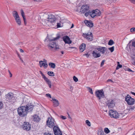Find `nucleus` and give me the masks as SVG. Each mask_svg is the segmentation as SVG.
<instances>
[{"label": "nucleus", "instance_id": "obj_46", "mask_svg": "<svg viewBox=\"0 0 135 135\" xmlns=\"http://www.w3.org/2000/svg\"><path fill=\"white\" fill-rule=\"evenodd\" d=\"M46 96L47 97H48V98H51V96L50 94H46Z\"/></svg>", "mask_w": 135, "mask_h": 135}, {"label": "nucleus", "instance_id": "obj_57", "mask_svg": "<svg viewBox=\"0 0 135 135\" xmlns=\"http://www.w3.org/2000/svg\"><path fill=\"white\" fill-rule=\"evenodd\" d=\"M107 81H111L113 83V81L112 80H110V79H108L107 80Z\"/></svg>", "mask_w": 135, "mask_h": 135}, {"label": "nucleus", "instance_id": "obj_42", "mask_svg": "<svg viewBox=\"0 0 135 135\" xmlns=\"http://www.w3.org/2000/svg\"><path fill=\"white\" fill-rule=\"evenodd\" d=\"M131 57L133 60H135V54L132 55Z\"/></svg>", "mask_w": 135, "mask_h": 135}, {"label": "nucleus", "instance_id": "obj_55", "mask_svg": "<svg viewBox=\"0 0 135 135\" xmlns=\"http://www.w3.org/2000/svg\"><path fill=\"white\" fill-rule=\"evenodd\" d=\"M85 55H86V56L87 57H88L90 55L87 54H85Z\"/></svg>", "mask_w": 135, "mask_h": 135}, {"label": "nucleus", "instance_id": "obj_37", "mask_svg": "<svg viewBox=\"0 0 135 135\" xmlns=\"http://www.w3.org/2000/svg\"><path fill=\"white\" fill-rule=\"evenodd\" d=\"M122 67V65L120 64L117 65V67L116 68V70H118L119 69V68H121Z\"/></svg>", "mask_w": 135, "mask_h": 135}, {"label": "nucleus", "instance_id": "obj_21", "mask_svg": "<svg viewBox=\"0 0 135 135\" xmlns=\"http://www.w3.org/2000/svg\"><path fill=\"white\" fill-rule=\"evenodd\" d=\"M52 100H53V103L55 107L58 106L59 105V103L58 101L54 98H52Z\"/></svg>", "mask_w": 135, "mask_h": 135}, {"label": "nucleus", "instance_id": "obj_59", "mask_svg": "<svg viewBox=\"0 0 135 135\" xmlns=\"http://www.w3.org/2000/svg\"><path fill=\"white\" fill-rule=\"evenodd\" d=\"M131 93L132 94L135 96V93L132 92H131Z\"/></svg>", "mask_w": 135, "mask_h": 135}, {"label": "nucleus", "instance_id": "obj_47", "mask_svg": "<svg viewBox=\"0 0 135 135\" xmlns=\"http://www.w3.org/2000/svg\"><path fill=\"white\" fill-rule=\"evenodd\" d=\"M57 27H62V26L60 23H57Z\"/></svg>", "mask_w": 135, "mask_h": 135}, {"label": "nucleus", "instance_id": "obj_51", "mask_svg": "<svg viewBox=\"0 0 135 135\" xmlns=\"http://www.w3.org/2000/svg\"><path fill=\"white\" fill-rule=\"evenodd\" d=\"M8 72H9V77H12V74L11 73V72H10V71H9V70H8Z\"/></svg>", "mask_w": 135, "mask_h": 135}, {"label": "nucleus", "instance_id": "obj_24", "mask_svg": "<svg viewBox=\"0 0 135 135\" xmlns=\"http://www.w3.org/2000/svg\"><path fill=\"white\" fill-rule=\"evenodd\" d=\"M12 14L15 19L20 18L16 11H13L12 13Z\"/></svg>", "mask_w": 135, "mask_h": 135}, {"label": "nucleus", "instance_id": "obj_15", "mask_svg": "<svg viewBox=\"0 0 135 135\" xmlns=\"http://www.w3.org/2000/svg\"><path fill=\"white\" fill-rule=\"evenodd\" d=\"M108 102L107 103V106L109 108H112L114 107L115 103L113 100H108Z\"/></svg>", "mask_w": 135, "mask_h": 135}, {"label": "nucleus", "instance_id": "obj_7", "mask_svg": "<svg viewBox=\"0 0 135 135\" xmlns=\"http://www.w3.org/2000/svg\"><path fill=\"white\" fill-rule=\"evenodd\" d=\"M55 122L54 119L52 118H49L46 122V124L49 127H53L55 124Z\"/></svg>", "mask_w": 135, "mask_h": 135}, {"label": "nucleus", "instance_id": "obj_25", "mask_svg": "<svg viewBox=\"0 0 135 135\" xmlns=\"http://www.w3.org/2000/svg\"><path fill=\"white\" fill-rule=\"evenodd\" d=\"M12 14L15 19L20 18L16 11H13L12 13Z\"/></svg>", "mask_w": 135, "mask_h": 135}, {"label": "nucleus", "instance_id": "obj_22", "mask_svg": "<svg viewBox=\"0 0 135 135\" xmlns=\"http://www.w3.org/2000/svg\"><path fill=\"white\" fill-rule=\"evenodd\" d=\"M86 47V45L85 44H82L79 47L80 51L81 52H83L85 49Z\"/></svg>", "mask_w": 135, "mask_h": 135}, {"label": "nucleus", "instance_id": "obj_54", "mask_svg": "<svg viewBox=\"0 0 135 135\" xmlns=\"http://www.w3.org/2000/svg\"><path fill=\"white\" fill-rule=\"evenodd\" d=\"M127 70L128 71H130V72H133V71L131 69H130L129 68L127 69Z\"/></svg>", "mask_w": 135, "mask_h": 135}, {"label": "nucleus", "instance_id": "obj_16", "mask_svg": "<svg viewBox=\"0 0 135 135\" xmlns=\"http://www.w3.org/2000/svg\"><path fill=\"white\" fill-rule=\"evenodd\" d=\"M98 51L96 49V50L93 51L92 53L93 56L94 58L99 57L101 56V55L99 52H98Z\"/></svg>", "mask_w": 135, "mask_h": 135}, {"label": "nucleus", "instance_id": "obj_9", "mask_svg": "<svg viewBox=\"0 0 135 135\" xmlns=\"http://www.w3.org/2000/svg\"><path fill=\"white\" fill-rule=\"evenodd\" d=\"M109 114L111 117L115 118H117L119 117V114L117 112L113 111L112 110H109Z\"/></svg>", "mask_w": 135, "mask_h": 135}, {"label": "nucleus", "instance_id": "obj_28", "mask_svg": "<svg viewBox=\"0 0 135 135\" xmlns=\"http://www.w3.org/2000/svg\"><path fill=\"white\" fill-rule=\"evenodd\" d=\"M15 20L16 23L19 25H21V21L20 18L16 19Z\"/></svg>", "mask_w": 135, "mask_h": 135}, {"label": "nucleus", "instance_id": "obj_56", "mask_svg": "<svg viewBox=\"0 0 135 135\" xmlns=\"http://www.w3.org/2000/svg\"><path fill=\"white\" fill-rule=\"evenodd\" d=\"M134 61H133L132 64L133 65H135V60H134Z\"/></svg>", "mask_w": 135, "mask_h": 135}, {"label": "nucleus", "instance_id": "obj_58", "mask_svg": "<svg viewBox=\"0 0 135 135\" xmlns=\"http://www.w3.org/2000/svg\"><path fill=\"white\" fill-rule=\"evenodd\" d=\"M23 20H24V21L25 22V21H26V18H25V17H23Z\"/></svg>", "mask_w": 135, "mask_h": 135}, {"label": "nucleus", "instance_id": "obj_32", "mask_svg": "<svg viewBox=\"0 0 135 135\" xmlns=\"http://www.w3.org/2000/svg\"><path fill=\"white\" fill-rule=\"evenodd\" d=\"M114 44L113 41L111 40H110L108 42V44L109 45H112Z\"/></svg>", "mask_w": 135, "mask_h": 135}, {"label": "nucleus", "instance_id": "obj_11", "mask_svg": "<svg viewBox=\"0 0 135 135\" xmlns=\"http://www.w3.org/2000/svg\"><path fill=\"white\" fill-rule=\"evenodd\" d=\"M83 36L87 40L91 41L93 40V37L92 33L91 32L88 33L87 34H83Z\"/></svg>", "mask_w": 135, "mask_h": 135}, {"label": "nucleus", "instance_id": "obj_50", "mask_svg": "<svg viewBox=\"0 0 135 135\" xmlns=\"http://www.w3.org/2000/svg\"><path fill=\"white\" fill-rule=\"evenodd\" d=\"M135 108V107H132L129 109V110H132L134 109Z\"/></svg>", "mask_w": 135, "mask_h": 135}, {"label": "nucleus", "instance_id": "obj_30", "mask_svg": "<svg viewBox=\"0 0 135 135\" xmlns=\"http://www.w3.org/2000/svg\"><path fill=\"white\" fill-rule=\"evenodd\" d=\"M87 89L88 91L91 94H93V92L92 89L91 88H90V87H87Z\"/></svg>", "mask_w": 135, "mask_h": 135}, {"label": "nucleus", "instance_id": "obj_14", "mask_svg": "<svg viewBox=\"0 0 135 135\" xmlns=\"http://www.w3.org/2000/svg\"><path fill=\"white\" fill-rule=\"evenodd\" d=\"M39 64L41 68L43 66L44 68L46 69L48 66L46 60H45L44 61H40Z\"/></svg>", "mask_w": 135, "mask_h": 135}, {"label": "nucleus", "instance_id": "obj_62", "mask_svg": "<svg viewBox=\"0 0 135 135\" xmlns=\"http://www.w3.org/2000/svg\"><path fill=\"white\" fill-rule=\"evenodd\" d=\"M74 27V25H73V24H72V26H71V28H73Z\"/></svg>", "mask_w": 135, "mask_h": 135}, {"label": "nucleus", "instance_id": "obj_17", "mask_svg": "<svg viewBox=\"0 0 135 135\" xmlns=\"http://www.w3.org/2000/svg\"><path fill=\"white\" fill-rule=\"evenodd\" d=\"M106 49L105 47L100 46L98 47L96 49L98 51H99L100 53L102 54H104L105 53V51H106Z\"/></svg>", "mask_w": 135, "mask_h": 135}, {"label": "nucleus", "instance_id": "obj_3", "mask_svg": "<svg viewBox=\"0 0 135 135\" xmlns=\"http://www.w3.org/2000/svg\"><path fill=\"white\" fill-rule=\"evenodd\" d=\"M59 38V37L54 38L53 39H50L49 41V43L47 45L51 49L54 48L55 49H59V46L56 44L55 41Z\"/></svg>", "mask_w": 135, "mask_h": 135}, {"label": "nucleus", "instance_id": "obj_12", "mask_svg": "<svg viewBox=\"0 0 135 135\" xmlns=\"http://www.w3.org/2000/svg\"><path fill=\"white\" fill-rule=\"evenodd\" d=\"M101 14V12L98 9H96L92 11V13L91 14V16L93 18L96 16H100Z\"/></svg>", "mask_w": 135, "mask_h": 135}, {"label": "nucleus", "instance_id": "obj_27", "mask_svg": "<svg viewBox=\"0 0 135 135\" xmlns=\"http://www.w3.org/2000/svg\"><path fill=\"white\" fill-rule=\"evenodd\" d=\"M85 12L86 13H85V15L87 17L89 15L91 16V13H92V11L90 10L88 11H86Z\"/></svg>", "mask_w": 135, "mask_h": 135}, {"label": "nucleus", "instance_id": "obj_41", "mask_svg": "<svg viewBox=\"0 0 135 135\" xmlns=\"http://www.w3.org/2000/svg\"><path fill=\"white\" fill-rule=\"evenodd\" d=\"M21 15L22 16V17L25 16H24V12L22 10H21Z\"/></svg>", "mask_w": 135, "mask_h": 135}, {"label": "nucleus", "instance_id": "obj_53", "mask_svg": "<svg viewBox=\"0 0 135 135\" xmlns=\"http://www.w3.org/2000/svg\"><path fill=\"white\" fill-rule=\"evenodd\" d=\"M73 79L76 82V77L75 76H74L73 77Z\"/></svg>", "mask_w": 135, "mask_h": 135}, {"label": "nucleus", "instance_id": "obj_48", "mask_svg": "<svg viewBox=\"0 0 135 135\" xmlns=\"http://www.w3.org/2000/svg\"><path fill=\"white\" fill-rule=\"evenodd\" d=\"M40 74H41L42 76V78H43L45 76L44 74L42 73V72L41 71H40Z\"/></svg>", "mask_w": 135, "mask_h": 135}, {"label": "nucleus", "instance_id": "obj_20", "mask_svg": "<svg viewBox=\"0 0 135 135\" xmlns=\"http://www.w3.org/2000/svg\"><path fill=\"white\" fill-rule=\"evenodd\" d=\"M84 22L86 25L89 27H93V23L91 21H85Z\"/></svg>", "mask_w": 135, "mask_h": 135}, {"label": "nucleus", "instance_id": "obj_63", "mask_svg": "<svg viewBox=\"0 0 135 135\" xmlns=\"http://www.w3.org/2000/svg\"><path fill=\"white\" fill-rule=\"evenodd\" d=\"M61 54H64V51H61Z\"/></svg>", "mask_w": 135, "mask_h": 135}, {"label": "nucleus", "instance_id": "obj_49", "mask_svg": "<svg viewBox=\"0 0 135 135\" xmlns=\"http://www.w3.org/2000/svg\"><path fill=\"white\" fill-rule=\"evenodd\" d=\"M130 2L133 4H135V0H129Z\"/></svg>", "mask_w": 135, "mask_h": 135}, {"label": "nucleus", "instance_id": "obj_34", "mask_svg": "<svg viewBox=\"0 0 135 135\" xmlns=\"http://www.w3.org/2000/svg\"><path fill=\"white\" fill-rule=\"evenodd\" d=\"M3 104L2 102L0 101V109H2L3 107Z\"/></svg>", "mask_w": 135, "mask_h": 135}, {"label": "nucleus", "instance_id": "obj_10", "mask_svg": "<svg viewBox=\"0 0 135 135\" xmlns=\"http://www.w3.org/2000/svg\"><path fill=\"white\" fill-rule=\"evenodd\" d=\"M89 8V6L88 5H84L81 6L80 12L81 13H84L86 11L90 10Z\"/></svg>", "mask_w": 135, "mask_h": 135}, {"label": "nucleus", "instance_id": "obj_18", "mask_svg": "<svg viewBox=\"0 0 135 135\" xmlns=\"http://www.w3.org/2000/svg\"><path fill=\"white\" fill-rule=\"evenodd\" d=\"M63 40L65 43L70 44L71 43L69 37L67 36H64L63 38Z\"/></svg>", "mask_w": 135, "mask_h": 135}, {"label": "nucleus", "instance_id": "obj_45", "mask_svg": "<svg viewBox=\"0 0 135 135\" xmlns=\"http://www.w3.org/2000/svg\"><path fill=\"white\" fill-rule=\"evenodd\" d=\"M105 61V60H103L102 61V62L101 63V65H100L102 67V66H103V65H104V62Z\"/></svg>", "mask_w": 135, "mask_h": 135}, {"label": "nucleus", "instance_id": "obj_1", "mask_svg": "<svg viewBox=\"0 0 135 135\" xmlns=\"http://www.w3.org/2000/svg\"><path fill=\"white\" fill-rule=\"evenodd\" d=\"M32 110L33 107L32 106L26 105V106L20 107L17 109V111L20 116L23 117L26 115L28 112H30Z\"/></svg>", "mask_w": 135, "mask_h": 135}, {"label": "nucleus", "instance_id": "obj_6", "mask_svg": "<svg viewBox=\"0 0 135 135\" xmlns=\"http://www.w3.org/2000/svg\"><path fill=\"white\" fill-rule=\"evenodd\" d=\"M125 100L129 105H132L135 102L134 99L131 98L129 95H127L125 97Z\"/></svg>", "mask_w": 135, "mask_h": 135}, {"label": "nucleus", "instance_id": "obj_23", "mask_svg": "<svg viewBox=\"0 0 135 135\" xmlns=\"http://www.w3.org/2000/svg\"><path fill=\"white\" fill-rule=\"evenodd\" d=\"M12 14L15 19L20 18L16 11H13L12 13Z\"/></svg>", "mask_w": 135, "mask_h": 135}, {"label": "nucleus", "instance_id": "obj_2", "mask_svg": "<svg viewBox=\"0 0 135 135\" xmlns=\"http://www.w3.org/2000/svg\"><path fill=\"white\" fill-rule=\"evenodd\" d=\"M43 16L44 19H43L42 23L45 25L51 26L55 21V18L54 16H48L46 14H44Z\"/></svg>", "mask_w": 135, "mask_h": 135}, {"label": "nucleus", "instance_id": "obj_29", "mask_svg": "<svg viewBox=\"0 0 135 135\" xmlns=\"http://www.w3.org/2000/svg\"><path fill=\"white\" fill-rule=\"evenodd\" d=\"M98 135H104V133L102 130H99L98 131Z\"/></svg>", "mask_w": 135, "mask_h": 135}, {"label": "nucleus", "instance_id": "obj_39", "mask_svg": "<svg viewBox=\"0 0 135 135\" xmlns=\"http://www.w3.org/2000/svg\"><path fill=\"white\" fill-rule=\"evenodd\" d=\"M47 83L48 84L49 88H51V81H49V82H47Z\"/></svg>", "mask_w": 135, "mask_h": 135}, {"label": "nucleus", "instance_id": "obj_43", "mask_svg": "<svg viewBox=\"0 0 135 135\" xmlns=\"http://www.w3.org/2000/svg\"><path fill=\"white\" fill-rule=\"evenodd\" d=\"M60 117L63 119H65L66 118L65 116H64L63 115H61L60 116Z\"/></svg>", "mask_w": 135, "mask_h": 135}, {"label": "nucleus", "instance_id": "obj_4", "mask_svg": "<svg viewBox=\"0 0 135 135\" xmlns=\"http://www.w3.org/2000/svg\"><path fill=\"white\" fill-rule=\"evenodd\" d=\"M15 95L12 92H9L5 95L6 100L9 102H14L16 99Z\"/></svg>", "mask_w": 135, "mask_h": 135}, {"label": "nucleus", "instance_id": "obj_26", "mask_svg": "<svg viewBox=\"0 0 135 135\" xmlns=\"http://www.w3.org/2000/svg\"><path fill=\"white\" fill-rule=\"evenodd\" d=\"M49 65L50 66V67L54 69L55 68L56 65L55 64L53 63L50 62L49 64Z\"/></svg>", "mask_w": 135, "mask_h": 135}, {"label": "nucleus", "instance_id": "obj_38", "mask_svg": "<svg viewBox=\"0 0 135 135\" xmlns=\"http://www.w3.org/2000/svg\"><path fill=\"white\" fill-rule=\"evenodd\" d=\"M114 46H113L109 48V50L111 52H112L114 50Z\"/></svg>", "mask_w": 135, "mask_h": 135}, {"label": "nucleus", "instance_id": "obj_13", "mask_svg": "<svg viewBox=\"0 0 135 135\" xmlns=\"http://www.w3.org/2000/svg\"><path fill=\"white\" fill-rule=\"evenodd\" d=\"M53 130L55 135H62L60 129L57 127L54 126L53 128Z\"/></svg>", "mask_w": 135, "mask_h": 135}, {"label": "nucleus", "instance_id": "obj_40", "mask_svg": "<svg viewBox=\"0 0 135 135\" xmlns=\"http://www.w3.org/2000/svg\"><path fill=\"white\" fill-rule=\"evenodd\" d=\"M130 31L131 32H135V28H133L131 29Z\"/></svg>", "mask_w": 135, "mask_h": 135}, {"label": "nucleus", "instance_id": "obj_61", "mask_svg": "<svg viewBox=\"0 0 135 135\" xmlns=\"http://www.w3.org/2000/svg\"><path fill=\"white\" fill-rule=\"evenodd\" d=\"M20 59L21 60V62L22 63L24 62V61H23V60L21 58H20Z\"/></svg>", "mask_w": 135, "mask_h": 135}, {"label": "nucleus", "instance_id": "obj_33", "mask_svg": "<svg viewBox=\"0 0 135 135\" xmlns=\"http://www.w3.org/2000/svg\"><path fill=\"white\" fill-rule=\"evenodd\" d=\"M104 132L106 133H108L110 132V131L107 128H105L104 129Z\"/></svg>", "mask_w": 135, "mask_h": 135}, {"label": "nucleus", "instance_id": "obj_19", "mask_svg": "<svg viewBox=\"0 0 135 135\" xmlns=\"http://www.w3.org/2000/svg\"><path fill=\"white\" fill-rule=\"evenodd\" d=\"M33 120L36 122H38L40 120V118L39 116L36 114H35L32 116Z\"/></svg>", "mask_w": 135, "mask_h": 135}, {"label": "nucleus", "instance_id": "obj_64", "mask_svg": "<svg viewBox=\"0 0 135 135\" xmlns=\"http://www.w3.org/2000/svg\"><path fill=\"white\" fill-rule=\"evenodd\" d=\"M119 62H117V65L119 64Z\"/></svg>", "mask_w": 135, "mask_h": 135}, {"label": "nucleus", "instance_id": "obj_31", "mask_svg": "<svg viewBox=\"0 0 135 135\" xmlns=\"http://www.w3.org/2000/svg\"><path fill=\"white\" fill-rule=\"evenodd\" d=\"M47 74L50 76H53L54 75V72L52 71L48 72Z\"/></svg>", "mask_w": 135, "mask_h": 135}, {"label": "nucleus", "instance_id": "obj_35", "mask_svg": "<svg viewBox=\"0 0 135 135\" xmlns=\"http://www.w3.org/2000/svg\"><path fill=\"white\" fill-rule=\"evenodd\" d=\"M43 79H44L45 81L47 83V82H49L50 80H49L46 77V76H45L43 78Z\"/></svg>", "mask_w": 135, "mask_h": 135}, {"label": "nucleus", "instance_id": "obj_8", "mask_svg": "<svg viewBox=\"0 0 135 135\" xmlns=\"http://www.w3.org/2000/svg\"><path fill=\"white\" fill-rule=\"evenodd\" d=\"M21 128L24 130L28 131L31 130V126L29 123L24 122L23 124L21 126Z\"/></svg>", "mask_w": 135, "mask_h": 135}, {"label": "nucleus", "instance_id": "obj_52", "mask_svg": "<svg viewBox=\"0 0 135 135\" xmlns=\"http://www.w3.org/2000/svg\"><path fill=\"white\" fill-rule=\"evenodd\" d=\"M132 46L135 47V41L133 42L132 43Z\"/></svg>", "mask_w": 135, "mask_h": 135}, {"label": "nucleus", "instance_id": "obj_36", "mask_svg": "<svg viewBox=\"0 0 135 135\" xmlns=\"http://www.w3.org/2000/svg\"><path fill=\"white\" fill-rule=\"evenodd\" d=\"M86 124H87V125L89 126H90L91 125L90 123V122L88 120H86Z\"/></svg>", "mask_w": 135, "mask_h": 135}, {"label": "nucleus", "instance_id": "obj_44", "mask_svg": "<svg viewBox=\"0 0 135 135\" xmlns=\"http://www.w3.org/2000/svg\"><path fill=\"white\" fill-rule=\"evenodd\" d=\"M44 135H53L51 133L49 132H45L44 134Z\"/></svg>", "mask_w": 135, "mask_h": 135}, {"label": "nucleus", "instance_id": "obj_5", "mask_svg": "<svg viewBox=\"0 0 135 135\" xmlns=\"http://www.w3.org/2000/svg\"><path fill=\"white\" fill-rule=\"evenodd\" d=\"M95 95L98 99L100 100L102 98L105 97L104 92L103 89L98 90L96 91L95 93Z\"/></svg>", "mask_w": 135, "mask_h": 135}, {"label": "nucleus", "instance_id": "obj_60", "mask_svg": "<svg viewBox=\"0 0 135 135\" xmlns=\"http://www.w3.org/2000/svg\"><path fill=\"white\" fill-rule=\"evenodd\" d=\"M20 51L21 52H24V51L22 49H20Z\"/></svg>", "mask_w": 135, "mask_h": 135}]
</instances>
